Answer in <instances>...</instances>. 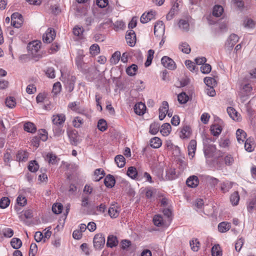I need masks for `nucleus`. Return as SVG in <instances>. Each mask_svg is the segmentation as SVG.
<instances>
[{"label":"nucleus","instance_id":"obj_6","mask_svg":"<svg viewBox=\"0 0 256 256\" xmlns=\"http://www.w3.org/2000/svg\"><path fill=\"white\" fill-rule=\"evenodd\" d=\"M223 122L218 119L217 123L212 124L210 127V131L214 136H218L221 133L222 130Z\"/></svg>","mask_w":256,"mask_h":256},{"label":"nucleus","instance_id":"obj_19","mask_svg":"<svg viewBox=\"0 0 256 256\" xmlns=\"http://www.w3.org/2000/svg\"><path fill=\"white\" fill-rule=\"evenodd\" d=\"M118 244L117 238L113 235H110L108 236L106 246L110 248L116 246Z\"/></svg>","mask_w":256,"mask_h":256},{"label":"nucleus","instance_id":"obj_50","mask_svg":"<svg viewBox=\"0 0 256 256\" xmlns=\"http://www.w3.org/2000/svg\"><path fill=\"white\" fill-rule=\"evenodd\" d=\"M10 204V200L7 197H3L0 200V208H7Z\"/></svg>","mask_w":256,"mask_h":256},{"label":"nucleus","instance_id":"obj_57","mask_svg":"<svg viewBox=\"0 0 256 256\" xmlns=\"http://www.w3.org/2000/svg\"><path fill=\"white\" fill-rule=\"evenodd\" d=\"M84 32V28L82 27L76 26L73 28V34L76 36H80Z\"/></svg>","mask_w":256,"mask_h":256},{"label":"nucleus","instance_id":"obj_61","mask_svg":"<svg viewBox=\"0 0 256 256\" xmlns=\"http://www.w3.org/2000/svg\"><path fill=\"white\" fill-rule=\"evenodd\" d=\"M98 6L100 8L106 7L108 4V0H96V2Z\"/></svg>","mask_w":256,"mask_h":256},{"label":"nucleus","instance_id":"obj_16","mask_svg":"<svg viewBox=\"0 0 256 256\" xmlns=\"http://www.w3.org/2000/svg\"><path fill=\"white\" fill-rule=\"evenodd\" d=\"M199 180L196 176H190L186 180L187 186L190 188H196L198 184Z\"/></svg>","mask_w":256,"mask_h":256},{"label":"nucleus","instance_id":"obj_15","mask_svg":"<svg viewBox=\"0 0 256 256\" xmlns=\"http://www.w3.org/2000/svg\"><path fill=\"white\" fill-rule=\"evenodd\" d=\"M196 148V140H192L190 141L188 147V156L193 158Z\"/></svg>","mask_w":256,"mask_h":256},{"label":"nucleus","instance_id":"obj_14","mask_svg":"<svg viewBox=\"0 0 256 256\" xmlns=\"http://www.w3.org/2000/svg\"><path fill=\"white\" fill-rule=\"evenodd\" d=\"M108 213L111 218H117L120 213L118 208L115 204H111L108 209Z\"/></svg>","mask_w":256,"mask_h":256},{"label":"nucleus","instance_id":"obj_32","mask_svg":"<svg viewBox=\"0 0 256 256\" xmlns=\"http://www.w3.org/2000/svg\"><path fill=\"white\" fill-rule=\"evenodd\" d=\"M0 234L6 238H10L14 235V230L10 228H5L2 229Z\"/></svg>","mask_w":256,"mask_h":256},{"label":"nucleus","instance_id":"obj_3","mask_svg":"<svg viewBox=\"0 0 256 256\" xmlns=\"http://www.w3.org/2000/svg\"><path fill=\"white\" fill-rule=\"evenodd\" d=\"M23 24V18L21 14L14 12L11 16V24L16 28H20Z\"/></svg>","mask_w":256,"mask_h":256},{"label":"nucleus","instance_id":"obj_31","mask_svg":"<svg viewBox=\"0 0 256 256\" xmlns=\"http://www.w3.org/2000/svg\"><path fill=\"white\" fill-rule=\"evenodd\" d=\"M227 112L230 116L234 120H238L239 118L238 116V112L233 108L228 107L227 108Z\"/></svg>","mask_w":256,"mask_h":256},{"label":"nucleus","instance_id":"obj_29","mask_svg":"<svg viewBox=\"0 0 256 256\" xmlns=\"http://www.w3.org/2000/svg\"><path fill=\"white\" fill-rule=\"evenodd\" d=\"M230 224L223 222H220L218 226V230L221 232H224L230 230Z\"/></svg>","mask_w":256,"mask_h":256},{"label":"nucleus","instance_id":"obj_33","mask_svg":"<svg viewBox=\"0 0 256 256\" xmlns=\"http://www.w3.org/2000/svg\"><path fill=\"white\" fill-rule=\"evenodd\" d=\"M10 244L14 248L17 250L20 248L22 245V242L20 239L14 238L12 239Z\"/></svg>","mask_w":256,"mask_h":256},{"label":"nucleus","instance_id":"obj_24","mask_svg":"<svg viewBox=\"0 0 256 256\" xmlns=\"http://www.w3.org/2000/svg\"><path fill=\"white\" fill-rule=\"evenodd\" d=\"M178 3H176L173 5L169 12L166 16V18L168 20H170L173 18L175 12L178 10Z\"/></svg>","mask_w":256,"mask_h":256},{"label":"nucleus","instance_id":"obj_30","mask_svg":"<svg viewBox=\"0 0 256 256\" xmlns=\"http://www.w3.org/2000/svg\"><path fill=\"white\" fill-rule=\"evenodd\" d=\"M176 178L175 169L170 168L166 172V178L167 180H170Z\"/></svg>","mask_w":256,"mask_h":256},{"label":"nucleus","instance_id":"obj_21","mask_svg":"<svg viewBox=\"0 0 256 256\" xmlns=\"http://www.w3.org/2000/svg\"><path fill=\"white\" fill-rule=\"evenodd\" d=\"M28 156V153L24 150H19L16 154V160L18 161L25 162Z\"/></svg>","mask_w":256,"mask_h":256},{"label":"nucleus","instance_id":"obj_10","mask_svg":"<svg viewBox=\"0 0 256 256\" xmlns=\"http://www.w3.org/2000/svg\"><path fill=\"white\" fill-rule=\"evenodd\" d=\"M66 120L65 115L63 114L54 115L52 118V122L54 126H62Z\"/></svg>","mask_w":256,"mask_h":256},{"label":"nucleus","instance_id":"obj_8","mask_svg":"<svg viewBox=\"0 0 256 256\" xmlns=\"http://www.w3.org/2000/svg\"><path fill=\"white\" fill-rule=\"evenodd\" d=\"M126 39L130 46H134L136 42V35L134 32L132 30L127 31Z\"/></svg>","mask_w":256,"mask_h":256},{"label":"nucleus","instance_id":"obj_43","mask_svg":"<svg viewBox=\"0 0 256 256\" xmlns=\"http://www.w3.org/2000/svg\"><path fill=\"white\" fill-rule=\"evenodd\" d=\"M190 246L194 252L198 251L200 248V242L198 239H194L190 242Z\"/></svg>","mask_w":256,"mask_h":256},{"label":"nucleus","instance_id":"obj_54","mask_svg":"<svg viewBox=\"0 0 256 256\" xmlns=\"http://www.w3.org/2000/svg\"><path fill=\"white\" fill-rule=\"evenodd\" d=\"M62 208V205L60 203L54 204L52 206V210L54 213L56 214H59L61 213Z\"/></svg>","mask_w":256,"mask_h":256},{"label":"nucleus","instance_id":"obj_47","mask_svg":"<svg viewBox=\"0 0 256 256\" xmlns=\"http://www.w3.org/2000/svg\"><path fill=\"white\" fill-rule=\"evenodd\" d=\"M98 128L102 132L105 131L107 128V124L105 120L100 119L98 122Z\"/></svg>","mask_w":256,"mask_h":256},{"label":"nucleus","instance_id":"obj_45","mask_svg":"<svg viewBox=\"0 0 256 256\" xmlns=\"http://www.w3.org/2000/svg\"><path fill=\"white\" fill-rule=\"evenodd\" d=\"M154 50H150L148 51V55L146 59V61L145 62V66L146 67L152 64V60L154 58Z\"/></svg>","mask_w":256,"mask_h":256},{"label":"nucleus","instance_id":"obj_37","mask_svg":"<svg viewBox=\"0 0 256 256\" xmlns=\"http://www.w3.org/2000/svg\"><path fill=\"white\" fill-rule=\"evenodd\" d=\"M212 256H222V251L218 244H216L212 248Z\"/></svg>","mask_w":256,"mask_h":256},{"label":"nucleus","instance_id":"obj_63","mask_svg":"<svg viewBox=\"0 0 256 256\" xmlns=\"http://www.w3.org/2000/svg\"><path fill=\"white\" fill-rule=\"evenodd\" d=\"M185 64L187 68L192 72H194L195 70L194 64L190 60H186Z\"/></svg>","mask_w":256,"mask_h":256},{"label":"nucleus","instance_id":"obj_46","mask_svg":"<svg viewBox=\"0 0 256 256\" xmlns=\"http://www.w3.org/2000/svg\"><path fill=\"white\" fill-rule=\"evenodd\" d=\"M190 128L188 126H184L181 130L182 135L180 137L182 138H188L190 136Z\"/></svg>","mask_w":256,"mask_h":256},{"label":"nucleus","instance_id":"obj_27","mask_svg":"<svg viewBox=\"0 0 256 256\" xmlns=\"http://www.w3.org/2000/svg\"><path fill=\"white\" fill-rule=\"evenodd\" d=\"M115 162L119 168H122L126 164L125 158L122 155H118L115 157Z\"/></svg>","mask_w":256,"mask_h":256},{"label":"nucleus","instance_id":"obj_18","mask_svg":"<svg viewBox=\"0 0 256 256\" xmlns=\"http://www.w3.org/2000/svg\"><path fill=\"white\" fill-rule=\"evenodd\" d=\"M104 183L106 186L112 188L116 183V180L114 176L108 174L104 178Z\"/></svg>","mask_w":256,"mask_h":256},{"label":"nucleus","instance_id":"obj_2","mask_svg":"<svg viewBox=\"0 0 256 256\" xmlns=\"http://www.w3.org/2000/svg\"><path fill=\"white\" fill-rule=\"evenodd\" d=\"M41 42L38 40L33 41L30 42L27 46L30 54L34 58H40V54H38L40 48Z\"/></svg>","mask_w":256,"mask_h":256},{"label":"nucleus","instance_id":"obj_42","mask_svg":"<svg viewBox=\"0 0 256 256\" xmlns=\"http://www.w3.org/2000/svg\"><path fill=\"white\" fill-rule=\"evenodd\" d=\"M160 124L158 123L154 122L150 125L149 132L152 134H156L158 132Z\"/></svg>","mask_w":256,"mask_h":256},{"label":"nucleus","instance_id":"obj_40","mask_svg":"<svg viewBox=\"0 0 256 256\" xmlns=\"http://www.w3.org/2000/svg\"><path fill=\"white\" fill-rule=\"evenodd\" d=\"M232 183L229 182H224L221 184L220 190L226 193L232 188Z\"/></svg>","mask_w":256,"mask_h":256},{"label":"nucleus","instance_id":"obj_5","mask_svg":"<svg viewBox=\"0 0 256 256\" xmlns=\"http://www.w3.org/2000/svg\"><path fill=\"white\" fill-rule=\"evenodd\" d=\"M56 33L54 29L48 28L47 31L43 34L42 40L44 42L50 43L54 39Z\"/></svg>","mask_w":256,"mask_h":256},{"label":"nucleus","instance_id":"obj_25","mask_svg":"<svg viewBox=\"0 0 256 256\" xmlns=\"http://www.w3.org/2000/svg\"><path fill=\"white\" fill-rule=\"evenodd\" d=\"M224 12V8L220 5H216L214 7L212 14L216 17H220Z\"/></svg>","mask_w":256,"mask_h":256},{"label":"nucleus","instance_id":"obj_34","mask_svg":"<svg viewBox=\"0 0 256 256\" xmlns=\"http://www.w3.org/2000/svg\"><path fill=\"white\" fill-rule=\"evenodd\" d=\"M137 70L138 66L135 64H132L126 68V72L128 75L134 76L136 75Z\"/></svg>","mask_w":256,"mask_h":256},{"label":"nucleus","instance_id":"obj_51","mask_svg":"<svg viewBox=\"0 0 256 256\" xmlns=\"http://www.w3.org/2000/svg\"><path fill=\"white\" fill-rule=\"evenodd\" d=\"M179 27L182 30L188 31L189 28V24L188 21L184 20H180L178 23Z\"/></svg>","mask_w":256,"mask_h":256},{"label":"nucleus","instance_id":"obj_9","mask_svg":"<svg viewBox=\"0 0 256 256\" xmlns=\"http://www.w3.org/2000/svg\"><path fill=\"white\" fill-rule=\"evenodd\" d=\"M168 102L166 101H164L158 110L159 119L160 120H164V118L166 117V114L168 111Z\"/></svg>","mask_w":256,"mask_h":256},{"label":"nucleus","instance_id":"obj_20","mask_svg":"<svg viewBox=\"0 0 256 256\" xmlns=\"http://www.w3.org/2000/svg\"><path fill=\"white\" fill-rule=\"evenodd\" d=\"M171 126L168 123H165L162 126L160 130V133L164 136H168L171 131Z\"/></svg>","mask_w":256,"mask_h":256},{"label":"nucleus","instance_id":"obj_39","mask_svg":"<svg viewBox=\"0 0 256 256\" xmlns=\"http://www.w3.org/2000/svg\"><path fill=\"white\" fill-rule=\"evenodd\" d=\"M39 168V166L36 160H32L30 162L28 166V170L31 172H36Z\"/></svg>","mask_w":256,"mask_h":256},{"label":"nucleus","instance_id":"obj_58","mask_svg":"<svg viewBox=\"0 0 256 256\" xmlns=\"http://www.w3.org/2000/svg\"><path fill=\"white\" fill-rule=\"evenodd\" d=\"M211 66L208 64H204L200 67V70L204 74L209 73L211 71Z\"/></svg>","mask_w":256,"mask_h":256},{"label":"nucleus","instance_id":"obj_11","mask_svg":"<svg viewBox=\"0 0 256 256\" xmlns=\"http://www.w3.org/2000/svg\"><path fill=\"white\" fill-rule=\"evenodd\" d=\"M238 40L239 38L236 34H230L226 43V46L229 50L232 49L238 42Z\"/></svg>","mask_w":256,"mask_h":256},{"label":"nucleus","instance_id":"obj_26","mask_svg":"<svg viewBox=\"0 0 256 256\" xmlns=\"http://www.w3.org/2000/svg\"><path fill=\"white\" fill-rule=\"evenodd\" d=\"M5 104L8 108H13L16 105V99L13 96H9L6 99Z\"/></svg>","mask_w":256,"mask_h":256},{"label":"nucleus","instance_id":"obj_38","mask_svg":"<svg viewBox=\"0 0 256 256\" xmlns=\"http://www.w3.org/2000/svg\"><path fill=\"white\" fill-rule=\"evenodd\" d=\"M146 197L148 199L152 200L154 198L156 190L150 188H146L144 189Z\"/></svg>","mask_w":256,"mask_h":256},{"label":"nucleus","instance_id":"obj_35","mask_svg":"<svg viewBox=\"0 0 256 256\" xmlns=\"http://www.w3.org/2000/svg\"><path fill=\"white\" fill-rule=\"evenodd\" d=\"M24 130L28 132L33 133L36 131V128L32 122H28L24 124Z\"/></svg>","mask_w":256,"mask_h":256},{"label":"nucleus","instance_id":"obj_23","mask_svg":"<svg viewBox=\"0 0 256 256\" xmlns=\"http://www.w3.org/2000/svg\"><path fill=\"white\" fill-rule=\"evenodd\" d=\"M150 146L154 148H159L162 144L161 140L158 137H154L150 140Z\"/></svg>","mask_w":256,"mask_h":256},{"label":"nucleus","instance_id":"obj_49","mask_svg":"<svg viewBox=\"0 0 256 256\" xmlns=\"http://www.w3.org/2000/svg\"><path fill=\"white\" fill-rule=\"evenodd\" d=\"M178 100L180 104H185L188 100V96L185 92H182L178 96Z\"/></svg>","mask_w":256,"mask_h":256},{"label":"nucleus","instance_id":"obj_53","mask_svg":"<svg viewBox=\"0 0 256 256\" xmlns=\"http://www.w3.org/2000/svg\"><path fill=\"white\" fill-rule=\"evenodd\" d=\"M90 54L92 55H96L100 52V48L98 44H93L90 48Z\"/></svg>","mask_w":256,"mask_h":256},{"label":"nucleus","instance_id":"obj_62","mask_svg":"<svg viewBox=\"0 0 256 256\" xmlns=\"http://www.w3.org/2000/svg\"><path fill=\"white\" fill-rule=\"evenodd\" d=\"M244 240L242 238H240L238 240L235 244L236 250L238 252H240L242 246L244 244Z\"/></svg>","mask_w":256,"mask_h":256},{"label":"nucleus","instance_id":"obj_12","mask_svg":"<svg viewBox=\"0 0 256 256\" xmlns=\"http://www.w3.org/2000/svg\"><path fill=\"white\" fill-rule=\"evenodd\" d=\"M164 26L162 21L158 22L154 25V34L156 36H164Z\"/></svg>","mask_w":256,"mask_h":256},{"label":"nucleus","instance_id":"obj_7","mask_svg":"<svg viewBox=\"0 0 256 256\" xmlns=\"http://www.w3.org/2000/svg\"><path fill=\"white\" fill-rule=\"evenodd\" d=\"M162 64L166 68L174 70L176 68L174 62L168 56H164L161 60Z\"/></svg>","mask_w":256,"mask_h":256},{"label":"nucleus","instance_id":"obj_17","mask_svg":"<svg viewBox=\"0 0 256 256\" xmlns=\"http://www.w3.org/2000/svg\"><path fill=\"white\" fill-rule=\"evenodd\" d=\"M146 109V106L145 104L142 102L136 104L134 107V111L138 115L144 114Z\"/></svg>","mask_w":256,"mask_h":256},{"label":"nucleus","instance_id":"obj_36","mask_svg":"<svg viewBox=\"0 0 256 256\" xmlns=\"http://www.w3.org/2000/svg\"><path fill=\"white\" fill-rule=\"evenodd\" d=\"M138 174V171L136 168L134 166H130L128 168L127 175L132 178L134 179L136 178Z\"/></svg>","mask_w":256,"mask_h":256},{"label":"nucleus","instance_id":"obj_28","mask_svg":"<svg viewBox=\"0 0 256 256\" xmlns=\"http://www.w3.org/2000/svg\"><path fill=\"white\" fill-rule=\"evenodd\" d=\"M230 200L233 206L238 204L240 200V196L238 192H235L232 194L230 196Z\"/></svg>","mask_w":256,"mask_h":256},{"label":"nucleus","instance_id":"obj_22","mask_svg":"<svg viewBox=\"0 0 256 256\" xmlns=\"http://www.w3.org/2000/svg\"><path fill=\"white\" fill-rule=\"evenodd\" d=\"M237 140L238 142L241 143L245 141L246 134L244 130L241 129H238L236 132Z\"/></svg>","mask_w":256,"mask_h":256},{"label":"nucleus","instance_id":"obj_44","mask_svg":"<svg viewBox=\"0 0 256 256\" xmlns=\"http://www.w3.org/2000/svg\"><path fill=\"white\" fill-rule=\"evenodd\" d=\"M179 48L182 52L188 54L190 52V48L186 42H182L179 46Z\"/></svg>","mask_w":256,"mask_h":256},{"label":"nucleus","instance_id":"obj_4","mask_svg":"<svg viewBox=\"0 0 256 256\" xmlns=\"http://www.w3.org/2000/svg\"><path fill=\"white\" fill-rule=\"evenodd\" d=\"M93 242L96 249H101L105 244L104 236L102 234H96L94 238Z\"/></svg>","mask_w":256,"mask_h":256},{"label":"nucleus","instance_id":"obj_41","mask_svg":"<svg viewBox=\"0 0 256 256\" xmlns=\"http://www.w3.org/2000/svg\"><path fill=\"white\" fill-rule=\"evenodd\" d=\"M204 82L208 87H214L216 84V80L212 78L206 77L204 79Z\"/></svg>","mask_w":256,"mask_h":256},{"label":"nucleus","instance_id":"obj_48","mask_svg":"<svg viewBox=\"0 0 256 256\" xmlns=\"http://www.w3.org/2000/svg\"><path fill=\"white\" fill-rule=\"evenodd\" d=\"M120 58V52H116L112 56L110 61L112 64H117Z\"/></svg>","mask_w":256,"mask_h":256},{"label":"nucleus","instance_id":"obj_52","mask_svg":"<svg viewBox=\"0 0 256 256\" xmlns=\"http://www.w3.org/2000/svg\"><path fill=\"white\" fill-rule=\"evenodd\" d=\"M53 131L55 136H60L64 132V130L62 128V126H54Z\"/></svg>","mask_w":256,"mask_h":256},{"label":"nucleus","instance_id":"obj_13","mask_svg":"<svg viewBox=\"0 0 256 256\" xmlns=\"http://www.w3.org/2000/svg\"><path fill=\"white\" fill-rule=\"evenodd\" d=\"M156 12L150 11L146 14L144 13L141 16L140 18V22L143 24L147 23L150 20L154 18Z\"/></svg>","mask_w":256,"mask_h":256},{"label":"nucleus","instance_id":"obj_59","mask_svg":"<svg viewBox=\"0 0 256 256\" xmlns=\"http://www.w3.org/2000/svg\"><path fill=\"white\" fill-rule=\"evenodd\" d=\"M153 222L154 225L160 226L162 222V218L160 216H155L153 218Z\"/></svg>","mask_w":256,"mask_h":256},{"label":"nucleus","instance_id":"obj_64","mask_svg":"<svg viewBox=\"0 0 256 256\" xmlns=\"http://www.w3.org/2000/svg\"><path fill=\"white\" fill-rule=\"evenodd\" d=\"M26 91L28 94H33L36 92V87L34 85L29 84L26 88Z\"/></svg>","mask_w":256,"mask_h":256},{"label":"nucleus","instance_id":"obj_55","mask_svg":"<svg viewBox=\"0 0 256 256\" xmlns=\"http://www.w3.org/2000/svg\"><path fill=\"white\" fill-rule=\"evenodd\" d=\"M61 84L60 82H57L54 84L52 90V92L56 95L60 93L61 90Z\"/></svg>","mask_w":256,"mask_h":256},{"label":"nucleus","instance_id":"obj_56","mask_svg":"<svg viewBox=\"0 0 256 256\" xmlns=\"http://www.w3.org/2000/svg\"><path fill=\"white\" fill-rule=\"evenodd\" d=\"M79 105L80 102H74L68 104V108L74 111L78 112L80 110Z\"/></svg>","mask_w":256,"mask_h":256},{"label":"nucleus","instance_id":"obj_60","mask_svg":"<svg viewBox=\"0 0 256 256\" xmlns=\"http://www.w3.org/2000/svg\"><path fill=\"white\" fill-rule=\"evenodd\" d=\"M48 162L50 164H55L56 163V156L52 154H48L46 156Z\"/></svg>","mask_w":256,"mask_h":256},{"label":"nucleus","instance_id":"obj_1","mask_svg":"<svg viewBox=\"0 0 256 256\" xmlns=\"http://www.w3.org/2000/svg\"><path fill=\"white\" fill-rule=\"evenodd\" d=\"M239 90L238 94L242 102L246 101L248 97L251 94L252 87L249 81L246 78H244L239 82Z\"/></svg>","mask_w":256,"mask_h":256}]
</instances>
